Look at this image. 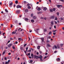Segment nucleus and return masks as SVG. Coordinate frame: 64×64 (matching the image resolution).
I'll use <instances>...</instances> for the list:
<instances>
[{"mask_svg":"<svg viewBox=\"0 0 64 64\" xmlns=\"http://www.w3.org/2000/svg\"><path fill=\"white\" fill-rule=\"evenodd\" d=\"M34 59H38V58H39V56H36V55H34Z\"/></svg>","mask_w":64,"mask_h":64,"instance_id":"obj_1","label":"nucleus"},{"mask_svg":"<svg viewBox=\"0 0 64 64\" xmlns=\"http://www.w3.org/2000/svg\"><path fill=\"white\" fill-rule=\"evenodd\" d=\"M16 13L17 14H19L20 13V11L19 10H17L16 11Z\"/></svg>","mask_w":64,"mask_h":64,"instance_id":"obj_2","label":"nucleus"},{"mask_svg":"<svg viewBox=\"0 0 64 64\" xmlns=\"http://www.w3.org/2000/svg\"><path fill=\"white\" fill-rule=\"evenodd\" d=\"M12 46V44H10L8 45V48H10L11 46Z\"/></svg>","mask_w":64,"mask_h":64,"instance_id":"obj_3","label":"nucleus"},{"mask_svg":"<svg viewBox=\"0 0 64 64\" xmlns=\"http://www.w3.org/2000/svg\"><path fill=\"white\" fill-rule=\"evenodd\" d=\"M50 19H54L55 18V16H52L51 17H50Z\"/></svg>","mask_w":64,"mask_h":64,"instance_id":"obj_4","label":"nucleus"},{"mask_svg":"<svg viewBox=\"0 0 64 64\" xmlns=\"http://www.w3.org/2000/svg\"><path fill=\"white\" fill-rule=\"evenodd\" d=\"M56 61L59 62L60 61V58H57L56 59Z\"/></svg>","mask_w":64,"mask_h":64,"instance_id":"obj_5","label":"nucleus"},{"mask_svg":"<svg viewBox=\"0 0 64 64\" xmlns=\"http://www.w3.org/2000/svg\"><path fill=\"white\" fill-rule=\"evenodd\" d=\"M16 7L17 8H22V6H20V5H18L16 6Z\"/></svg>","mask_w":64,"mask_h":64,"instance_id":"obj_6","label":"nucleus"},{"mask_svg":"<svg viewBox=\"0 0 64 64\" xmlns=\"http://www.w3.org/2000/svg\"><path fill=\"white\" fill-rule=\"evenodd\" d=\"M4 18H5V17H6V16H7L8 14H5L4 13Z\"/></svg>","mask_w":64,"mask_h":64,"instance_id":"obj_7","label":"nucleus"},{"mask_svg":"<svg viewBox=\"0 0 64 64\" xmlns=\"http://www.w3.org/2000/svg\"><path fill=\"white\" fill-rule=\"evenodd\" d=\"M41 40H42V42H44V38H41Z\"/></svg>","mask_w":64,"mask_h":64,"instance_id":"obj_8","label":"nucleus"},{"mask_svg":"<svg viewBox=\"0 0 64 64\" xmlns=\"http://www.w3.org/2000/svg\"><path fill=\"white\" fill-rule=\"evenodd\" d=\"M57 46L58 49H60V45L59 44H58L57 45Z\"/></svg>","mask_w":64,"mask_h":64,"instance_id":"obj_9","label":"nucleus"},{"mask_svg":"<svg viewBox=\"0 0 64 64\" xmlns=\"http://www.w3.org/2000/svg\"><path fill=\"white\" fill-rule=\"evenodd\" d=\"M43 10H44V11H46V10H47V8L46 7H44L43 8Z\"/></svg>","mask_w":64,"mask_h":64,"instance_id":"obj_10","label":"nucleus"},{"mask_svg":"<svg viewBox=\"0 0 64 64\" xmlns=\"http://www.w3.org/2000/svg\"><path fill=\"white\" fill-rule=\"evenodd\" d=\"M50 23L52 25H53V24L54 23V22H53V21H52L50 22Z\"/></svg>","mask_w":64,"mask_h":64,"instance_id":"obj_11","label":"nucleus"},{"mask_svg":"<svg viewBox=\"0 0 64 64\" xmlns=\"http://www.w3.org/2000/svg\"><path fill=\"white\" fill-rule=\"evenodd\" d=\"M38 58H40V59H41L42 58V56H40L39 57H38Z\"/></svg>","mask_w":64,"mask_h":64,"instance_id":"obj_12","label":"nucleus"},{"mask_svg":"<svg viewBox=\"0 0 64 64\" xmlns=\"http://www.w3.org/2000/svg\"><path fill=\"white\" fill-rule=\"evenodd\" d=\"M33 19H36V18H37L36 17V16H34L33 17Z\"/></svg>","mask_w":64,"mask_h":64,"instance_id":"obj_13","label":"nucleus"},{"mask_svg":"<svg viewBox=\"0 0 64 64\" xmlns=\"http://www.w3.org/2000/svg\"><path fill=\"white\" fill-rule=\"evenodd\" d=\"M16 33L15 32H12V34H15Z\"/></svg>","mask_w":64,"mask_h":64,"instance_id":"obj_14","label":"nucleus"},{"mask_svg":"<svg viewBox=\"0 0 64 64\" xmlns=\"http://www.w3.org/2000/svg\"><path fill=\"white\" fill-rule=\"evenodd\" d=\"M39 28H38V29L36 30V31L37 33H38V30H39Z\"/></svg>","mask_w":64,"mask_h":64,"instance_id":"obj_15","label":"nucleus"},{"mask_svg":"<svg viewBox=\"0 0 64 64\" xmlns=\"http://www.w3.org/2000/svg\"><path fill=\"white\" fill-rule=\"evenodd\" d=\"M37 10L38 11H40V10H41V8H39L37 9Z\"/></svg>","mask_w":64,"mask_h":64,"instance_id":"obj_16","label":"nucleus"},{"mask_svg":"<svg viewBox=\"0 0 64 64\" xmlns=\"http://www.w3.org/2000/svg\"><path fill=\"white\" fill-rule=\"evenodd\" d=\"M15 3L16 4H18V2L17 0H16L15 2Z\"/></svg>","mask_w":64,"mask_h":64,"instance_id":"obj_17","label":"nucleus"},{"mask_svg":"<svg viewBox=\"0 0 64 64\" xmlns=\"http://www.w3.org/2000/svg\"><path fill=\"white\" fill-rule=\"evenodd\" d=\"M56 31H57V30H52V32H56Z\"/></svg>","mask_w":64,"mask_h":64,"instance_id":"obj_18","label":"nucleus"},{"mask_svg":"<svg viewBox=\"0 0 64 64\" xmlns=\"http://www.w3.org/2000/svg\"><path fill=\"white\" fill-rule=\"evenodd\" d=\"M12 48H13V49H14H14H15V48L14 47V46H12Z\"/></svg>","mask_w":64,"mask_h":64,"instance_id":"obj_19","label":"nucleus"},{"mask_svg":"<svg viewBox=\"0 0 64 64\" xmlns=\"http://www.w3.org/2000/svg\"><path fill=\"white\" fill-rule=\"evenodd\" d=\"M6 52V50H5L4 52H3V53L2 54L3 55H4V54L5 53V52Z\"/></svg>","mask_w":64,"mask_h":64,"instance_id":"obj_20","label":"nucleus"},{"mask_svg":"<svg viewBox=\"0 0 64 64\" xmlns=\"http://www.w3.org/2000/svg\"><path fill=\"white\" fill-rule=\"evenodd\" d=\"M5 11H6V12H8V10H7V9H5Z\"/></svg>","mask_w":64,"mask_h":64,"instance_id":"obj_21","label":"nucleus"},{"mask_svg":"<svg viewBox=\"0 0 64 64\" xmlns=\"http://www.w3.org/2000/svg\"><path fill=\"white\" fill-rule=\"evenodd\" d=\"M47 45L48 46V47H50V45L49 44H47Z\"/></svg>","mask_w":64,"mask_h":64,"instance_id":"obj_22","label":"nucleus"},{"mask_svg":"<svg viewBox=\"0 0 64 64\" xmlns=\"http://www.w3.org/2000/svg\"><path fill=\"white\" fill-rule=\"evenodd\" d=\"M55 10H56L55 8H54L52 9V10L54 11H55Z\"/></svg>","mask_w":64,"mask_h":64,"instance_id":"obj_23","label":"nucleus"},{"mask_svg":"<svg viewBox=\"0 0 64 64\" xmlns=\"http://www.w3.org/2000/svg\"><path fill=\"white\" fill-rule=\"evenodd\" d=\"M18 40L19 41H21L22 40L21 38H18Z\"/></svg>","mask_w":64,"mask_h":64,"instance_id":"obj_24","label":"nucleus"},{"mask_svg":"<svg viewBox=\"0 0 64 64\" xmlns=\"http://www.w3.org/2000/svg\"><path fill=\"white\" fill-rule=\"evenodd\" d=\"M25 11L26 12H27L28 11V9H26L25 10Z\"/></svg>","mask_w":64,"mask_h":64,"instance_id":"obj_25","label":"nucleus"},{"mask_svg":"<svg viewBox=\"0 0 64 64\" xmlns=\"http://www.w3.org/2000/svg\"><path fill=\"white\" fill-rule=\"evenodd\" d=\"M40 46H38V47H37V48L38 49H40Z\"/></svg>","mask_w":64,"mask_h":64,"instance_id":"obj_26","label":"nucleus"},{"mask_svg":"<svg viewBox=\"0 0 64 64\" xmlns=\"http://www.w3.org/2000/svg\"><path fill=\"white\" fill-rule=\"evenodd\" d=\"M31 21L33 23V22H34V20H31Z\"/></svg>","mask_w":64,"mask_h":64,"instance_id":"obj_27","label":"nucleus"},{"mask_svg":"<svg viewBox=\"0 0 64 64\" xmlns=\"http://www.w3.org/2000/svg\"><path fill=\"white\" fill-rule=\"evenodd\" d=\"M13 4V2H11L10 4V6H12V5Z\"/></svg>","mask_w":64,"mask_h":64,"instance_id":"obj_28","label":"nucleus"},{"mask_svg":"<svg viewBox=\"0 0 64 64\" xmlns=\"http://www.w3.org/2000/svg\"><path fill=\"white\" fill-rule=\"evenodd\" d=\"M33 16V14H31V17H32Z\"/></svg>","mask_w":64,"mask_h":64,"instance_id":"obj_29","label":"nucleus"},{"mask_svg":"<svg viewBox=\"0 0 64 64\" xmlns=\"http://www.w3.org/2000/svg\"><path fill=\"white\" fill-rule=\"evenodd\" d=\"M50 34H52V32H51L50 31V32L48 33L49 35H50Z\"/></svg>","mask_w":64,"mask_h":64,"instance_id":"obj_30","label":"nucleus"},{"mask_svg":"<svg viewBox=\"0 0 64 64\" xmlns=\"http://www.w3.org/2000/svg\"><path fill=\"white\" fill-rule=\"evenodd\" d=\"M54 47L56 48V49H57V47L56 45H54Z\"/></svg>","mask_w":64,"mask_h":64,"instance_id":"obj_31","label":"nucleus"},{"mask_svg":"<svg viewBox=\"0 0 64 64\" xmlns=\"http://www.w3.org/2000/svg\"><path fill=\"white\" fill-rule=\"evenodd\" d=\"M25 20H26V21H28V20L29 19H28L27 18H26L25 19Z\"/></svg>","mask_w":64,"mask_h":64,"instance_id":"obj_32","label":"nucleus"},{"mask_svg":"<svg viewBox=\"0 0 64 64\" xmlns=\"http://www.w3.org/2000/svg\"><path fill=\"white\" fill-rule=\"evenodd\" d=\"M57 19H58L57 18V17H55V18L54 19V20H57Z\"/></svg>","mask_w":64,"mask_h":64,"instance_id":"obj_33","label":"nucleus"},{"mask_svg":"<svg viewBox=\"0 0 64 64\" xmlns=\"http://www.w3.org/2000/svg\"><path fill=\"white\" fill-rule=\"evenodd\" d=\"M18 28H16V30H15V31L16 32V31H17L18 30Z\"/></svg>","mask_w":64,"mask_h":64,"instance_id":"obj_34","label":"nucleus"},{"mask_svg":"<svg viewBox=\"0 0 64 64\" xmlns=\"http://www.w3.org/2000/svg\"><path fill=\"white\" fill-rule=\"evenodd\" d=\"M10 60H8V64H9V62H10Z\"/></svg>","mask_w":64,"mask_h":64,"instance_id":"obj_35","label":"nucleus"},{"mask_svg":"<svg viewBox=\"0 0 64 64\" xmlns=\"http://www.w3.org/2000/svg\"><path fill=\"white\" fill-rule=\"evenodd\" d=\"M57 6H58L57 7H58V8H60V5H57Z\"/></svg>","mask_w":64,"mask_h":64,"instance_id":"obj_36","label":"nucleus"},{"mask_svg":"<svg viewBox=\"0 0 64 64\" xmlns=\"http://www.w3.org/2000/svg\"><path fill=\"white\" fill-rule=\"evenodd\" d=\"M20 49L21 50H23V47H21L20 48Z\"/></svg>","mask_w":64,"mask_h":64,"instance_id":"obj_37","label":"nucleus"},{"mask_svg":"<svg viewBox=\"0 0 64 64\" xmlns=\"http://www.w3.org/2000/svg\"><path fill=\"white\" fill-rule=\"evenodd\" d=\"M46 42H47V43H49V42H50V41L48 40H46Z\"/></svg>","mask_w":64,"mask_h":64,"instance_id":"obj_38","label":"nucleus"},{"mask_svg":"<svg viewBox=\"0 0 64 64\" xmlns=\"http://www.w3.org/2000/svg\"><path fill=\"white\" fill-rule=\"evenodd\" d=\"M28 9H31V7L30 6H28Z\"/></svg>","mask_w":64,"mask_h":64,"instance_id":"obj_39","label":"nucleus"},{"mask_svg":"<svg viewBox=\"0 0 64 64\" xmlns=\"http://www.w3.org/2000/svg\"><path fill=\"white\" fill-rule=\"evenodd\" d=\"M50 12H53V10L52 9H50Z\"/></svg>","mask_w":64,"mask_h":64,"instance_id":"obj_40","label":"nucleus"},{"mask_svg":"<svg viewBox=\"0 0 64 64\" xmlns=\"http://www.w3.org/2000/svg\"><path fill=\"white\" fill-rule=\"evenodd\" d=\"M56 14H57L58 16H59V12H58L56 13Z\"/></svg>","mask_w":64,"mask_h":64,"instance_id":"obj_41","label":"nucleus"},{"mask_svg":"<svg viewBox=\"0 0 64 64\" xmlns=\"http://www.w3.org/2000/svg\"><path fill=\"white\" fill-rule=\"evenodd\" d=\"M60 1H62V2H64V0H59Z\"/></svg>","mask_w":64,"mask_h":64,"instance_id":"obj_42","label":"nucleus"},{"mask_svg":"<svg viewBox=\"0 0 64 64\" xmlns=\"http://www.w3.org/2000/svg\"><path fill=\"white\" fill-rule=\"evenodd\" d=\"M30 63H32V62H33V60H30Z\"/></svg>","mask_w":64,"mask_h":64,"instance_id":"obj_43","label":"nucleus"},{"mask_svg":"<svg viewBox=\"0 0 64 64\" xmlns=\"http://www.w3.org/2000/svg\"><path fill=\"white\" fill-rule=\"evenodd\" d=\"M53 34L54 35H55V34H56V32L53 33Z\"/></svg>","mask_w":64,"mask_h":64,"instance_id":"obj_44","label":"nucleus"},{"mask_svg":"<svg viewBox=\"0 0 64 64\" xmlns=\"http://www.w3.org/2000/svg\"><path fill=\"white\" fill-rule=\"evenodd\" d=\"M41 19H44V18H43L42 17H41Z\"/></svg>","mask_w":64,"mask_h":64,"instance_id":"obj_45","label":"nucleus"},{"mask_svg":"<svg viewBox=\"0 0 64 64\" xmlns=\"http://www.w3.org/2000/svg\"><path fill=\"white\" fill-rule=\"evenodd\" d=\"M44 32H46V31H47V30L44 29Z\"/></svg>","mask_w":64,"mask_h":64,"instance_id":"obj_46","label":"nucleus"},{"mask_svg":"<svg viewBox=\"0 0 64 64\" xmlns=\"http://www.w3.org/2000/svg\"><path fill=\"white\" fill-rule=\"evenodd\" d=\"M63 44H60V46L61 47H62L63 46Z\"/></svg>","mask_w":64,"mask_h":64,"instance_id":"obj_47","label":"nucleus"},{"mask_svg":"<svg viewBox=\"0 0 64 64\" xmlns=\"http://www.w3.org/2000/svg\"><path fill=\"white\" fill-rule=\"evenodd\" d=\"M28 56H30V53H29L28 54Z\"/></svg>","mask_w":64,"mask_h":64,"instance_id":"obj_48","label":"nucleus"},{"mask_svg":"<svg viewBox=\"0 0 64 64\" xmlns=\"http://www.w3.org/2000/svg\"><path fill=\"white\" fill-rule=\"evenodd\" d=\"M31 56H32V57L33 56V54H31Z\"/></svg>","mask_w":64,"mask_h":64,"instance_id":"obj_49","label":"nucleus"},{"mask_svg":"<svg viewBox=\"0 0 64 64\" xmlns=\"http://www.w3.org/2000/svg\"><path fill=\"white\" fill-rule=\"evenodd\" d=\"M54 23L55 24H57V22L56 21H54Z\"/></svg>","mask_w":64,"mask_h":64,"instance_id":"obj_50","label":"nucleus"},{"mask_svg":"<svg viewBox=\"0 0 64 64\" xmlns=\"http://www.w3.org/2000/svg\"><path fill=\"white\" fill-rule=\"evenodd\" d=\"M56 52H57L56 51V50H55L54 52V53H56Z\"/></svg>","mask_w":64,"mask_h":64,"instance_id":"obj_51","label":"nucleus"},{"mask_svg":"<svg viewBox=\"0 0 64 64\" xmlns=\"http://www.w3.org/2000/svg\"><path fill=\"white\" fill-rule=\"evenodd\" d=\"M28 47H27L26 48V50H28Z\"/></svg>","mask_w":64,"mask_h":64,"instance_id":"obj_52","label":"nucleus"},{"mask_svg":"<svg viewBox=\"0 0 64 64\" xmlns=\"http://www.w3.org/2000/svg\"><path fill=\"white\" fill-rule=\"evenodd\" d=\"M37 14H40V12H38Z\"/></svg>","mask_w":64,"mask_h":64,"instance_id":"obj_53","label":"nucleus"},{"mask_svg":"<svg viewBox=\"0 0 64 64\" xmlns=\"http://www.w3.org/2000/svg\"><path fill=\"white\" fill-rule=\"evenodd\" d=\"M54 28L55 29H56V26H54Z\"/></svg>","mask_w":64,"mask_h":64,"instance_id":"obj_54","label":"nucleus"},{"mask_svg":"<svg viewBox=\"0 0 64 64\" xmlns=\"http://www.w3.org/2000/svg\"><path fill=\"white\" fill-rule=\"evenodd\" d=\"M47 57V56H45L44 58V59H46Z\"/></svg>","mask_w":64,"mask_h":64,"instance_id":"obj_55","label":"nucleus"},{"mask_svg":"<svg viewBox=\"0 0 64 64\" xmlns=\"http://www.w3.org/2000/svg\"><path fill=\"white\" fill-rule=\"evenodd\" d=\"M27 44H25L24 45V47H25L26 45H27Z\"/></svg>","mask_w":64,"mask_h":64,"instance_id":"obj_56","label":"nucleus"},{"mask_svg":"<svg viewBox=\"0 0 64 64\" xmlns=\"http://www.w3.org/2000/svg\"><path fill=\"white\" fill-rule=\"evenodd\" d=\"M8 64V62H6L5 63V64Z\"/></svg>","mask_w":64,"mask_h":64,"instance_id":"obj_57","label":"nucleus"},{"mask_svg":"<svg viewBox=\"0 0 64 64\" xmlns=\"http://www.w3.org/2000/svg\"><path fill=\"white\" fill-rule=\"evenodd\" d=\"M4 5H5V6H6V7L7 6H6V3H5L4 4Z\"/></svg>","mask_w":64,"mask_h":64,"instance_id":"obj_58","label":"nucleus"},{"mask_svg":"<svg viewBox=\"0 0 64 64\" xmlns=\"http://www.w3.org/2000/svg\"><path fill=\"white\" fill-rule=\"evenodd\" d=\"M1 49H2V50H3V46H2L1 47Z\"/></svg>","mask_w":64,"mask_h":64,"instance_id":"obj_59","label":"nucleus"},{"mask_svg":"<svg viewBox=\"0 0 64 64\" xmlns=\"http://www.w3.org/2000/svg\"><path fill=\"white\" fill-rule=\"evenodd\" d=\"M7 60V58L6 57H4V60Z\"/></svg>","mask_w":64,"mask_h":64,"instance_id":"obj_60","label":"nucleus"},{"mask_svg":"<svg viewBox=\"0 0 64 64\" xmlns=\"http://www.w3.org/2000/svg\"><path fill=\"white\" fill-rule=\"evenodd\" d=\"M18 43V42H16L15 43V44H17Z\"/></svg>","mask_w":64,"mask_h":64,"instance_id":"obj_61","label":"nucleus"},{"mask_svg":"<svg viewBox=\"0 0 64 64\" xmlns=\"http://www.w3.org/2000/svg\"><path fill=\"white\" fill-rule=\"evenodd\" d=\"M18 60H20V58H18Z\"/></svg>","mask_w":64,"mask_h":64,"instance_id":"obj_62","label":"nucleus"},{"mask_svg":"<svg viewBox=\"0 0 64 64\" xmlns=\"http://www.w3.org/2000/svg\"><path fill=\"white\" fill-rule=\"evenodd\" d=\"M28 52H31V50H28Z\"/></svg>","mask_w":64,"mask_h":64,"instance_id":"obj_63","label":"nucleus"},{"mask_svg":"<svg viewBox=\"0 0 64 64\" xmlns=\"http://www.w3.org/2000/svg\"><path fill=\"white\" fill-rule=\"evenodd\" d=\"M8 55H11V53L10 52V53H8Z\"/></svg>","mask_w":64,"mask_h":64,"instance_id":"obj_64","label":"nucleus"}]
</instances>
